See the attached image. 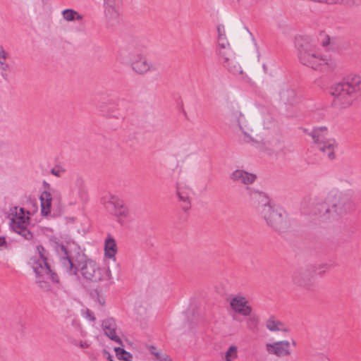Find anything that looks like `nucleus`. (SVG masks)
I'll list each match as a JSON object with an SVG mask.
<instances>
[{
	"label": "nucleus",
	"instance_id": "obj_1",
	"mask_svg": "<svg viewBox=\"0 0 361 361\" xmlns=\"http://www.w3.org/2000/svg\"><path fill=\"white\" fill-rule=\"evenodd\" d=\"M55 250L62 266L70 274H76L79 269L82 277L92 282L109 280L111 278V271L109 267L102 268L94 260L86 259L79 253L75 259L72 252L63 245L56 244Z\"/></svg>",
	"mask_w": 361,
	"mask_h": 361
},
{
	"label": "nucleus",
	"instance_id": "obj_2",
	"mask_svg": "<svg viewBox=\"0 0 361 361\" xmlns=\"http://www.w3.org/2000/svg\"><path fill=\"white\" fill-rule=\"evenodd\" d=\"M355 204L350 191L343 192L338 189L331 190L321 206L319 215L323 221H335L353 212Z\"/></svg>",
	"mask_w": 361,
	"mask_h": 361
},
{
	"label": "nucleus",
	"instance_id": "obj_3",
	"mask_svg": "<svg viewBox=\"0 0 361 361\" xmlns=\"http://www.w3.org/2000/svg\"><path fill=\"white\" fill-rule=\"evenodd\" d=\"M298 57L303 66L319 71H332L337 67L336 60L323 54L312 42L304 41L298 47Z\"/></svg>",
	"mask_w": 361,
	"mask_h": 361
},
{
	"label": "nucleus",
	"instance_id": "obj_4",
	"mask_svg": "<svg viewBox=\"0 0 361 361\" xmlns=\"http://www.w3.org/2000/svg\"><path fill=\"white\" fill-rule=\"evenodd\" d=\"M335 106L345 109L353 105L361 95V78L355 75L333 84L329 89Z\"/></svg>",
	"mask_w": 361,
	"mask_h": 361
},
{
	"label": "nucleus",
	"instance_id": "obj_5",
	"mask_svg": "<svg viewBox=\"0 0 361 361\" xmlns=\"http://www.w3.org/2000/svg\"><path fill=\"white\" fill-rule=\"evenodd\" d=\"M221 112L225 120L231 126L238 127L241 131L245 142H254V139L251 136L252 129L249 126L237 102L234 101H226L222 106Z\"/></svg>",
	"mask_w": 361,
	"mask_h": 361
},
{
	"label": "nucleus",
	"instance_id": "obj_6",
	"mask_svg": "<svg viewBox=\"0 0 361 361\" xmlns=\"http://www.w3.org/2000/svg\"><path fill=\"white\" fill-rule=\"evenodd\" d=\"M10 227L11 229L22 235L26 240L32 238V233L27 229L30 221V212L23 208L13 207L9 212Z\"/></svg>",
	"mask_w": 361,
	"mask_h": 361
},
{
	"label": "nucleus",
	"instance_id": "obj_7",
	"mask_svg": "<svg viewBox=\"0 0 361 361\" xmlns=\"http://www.w3.org/2000/svg\"><path fill=\"white\" fill-rule=\"evenodd\" d=\"M119 60L123 63L130 64L133 71L139 75L154 71L152 64L145 56L138 52L122 51L119 55Z\"/></svg>",
	"mask_w": 361,
	"mask_h": 361
},
{
	"label": "nucleus",
	"instance_id": "obj_8",
	"mask_svg": "<svg viewBox=\"0 0 361 361\" xmlns=\"http://www.w3.org/2000/svg\"><path fill=\"white\" fill-rule=\"evenodd\" d=\"M29 264L35 274L36 281L40 287L47 288V280H51L54 283L59 282L58 276L51 270L47 260L33 256L30 258Z\"/></svg>",
	"mask_w": 361,
	"mask_h": 361
},
{
	"label": "nucleus",
	"instance_id": "obj_9",
	"mask_svg": "<svg viewBox=\"0 0 361 361\" xmlns=\"http://www.w3.org/2000/svg\"><path fill=\"white\" fill-rule=\"evenodd\" d=\"M66 200L69 205L83 204L88 200V190L85 179L77 176L66 194Z\"/></svg>",
	"mask_w": 361,
	"mask_h": 361
},
{
	"label": "nucleus",
	"instance_id": "obj_10",
	"mask_svg": "<svg viewBox=\"0 0 361 361\" xmlns=\"http://www.w3.org/2000/svg\"><path fill=\"white\" fill-rule=\"evenodd\" d=\"M101 203L104 209L110 214L117 217H126L128 209L124 205L123 201L118 196L106 193L101 198Z\"/></svg>",
	"mask_w": 361,
	"mask_h": 361
},
{
	"label": "nucleus",
	"instance_id": "obj_11",
	"mask_svg": "<svg viewBox=\"0 0 361 361\" xmlns=\"http://www.w3.org/2000/svg\"><path fill=\"white\" fill-rule=\"evenodd\" d=\"M62 195L60 190L56 188H50L42 192L39 196L41 203V212L43 216L50 214L51 207H60Z\"/></svg>",
	"mask_w": 361,
	"mask_h": 361
},
{
	"label": "nucleus",
	"instance_id": "obj_12",
	"mask_svg": "<svg viewBox=\"0 0 361 361\" xmlns=\"http://www.w3.org/2000/svg\"><path fill=\"white\" fill-rule=\"evenodd\" d=\"M261 216L267 224L276 230H282L286 225V215L279 209H274L271 205L262 210Z\"/></svg>",
	"mask_w": 361,
	"mask_h": 361
},
{
	"label": "nucleus",
	"instance_id": "obj_13",
	"mask_svg": "<svg viewBox=\"0 0 361 361\" xmlns=\"http://www.w3.org/2000/svg\"><path fill=\"white\" fill-rule=\"evenodd\" d=\"M176 195L183 209L185 211L190 209L195 195L191 186L186 182H178L176 185Z\"/></svg>",
	"mask_w": 361,
	"mask_h": 361
},
{
	"label": "nucleus",
	"instance_id": "obj_14",
	"mask_svg": "<svg viewBox=\"0 0 361 361\" xmlns=\"http://www.w3.org/2000/svg\"><path fill=\"white\" fill-rule=\"evenodd\" d=\"M247 190L250 205L255 208L259 214L262 210L270 205L269 199L265 193L249 188H247Z\"/></svg>",
	"mask_w": 361,
	"mask_h": 361
},
{
	"label": "nucleus",
	"instance_id": "obj_15",
	"mask_svg": "<svg viewBox=\"0 0 361 361\" xmlns=\"http://www.w3.org/2000/svg\"><path fill=\"white\" fill-rule=\"evenodd\" d=\"M265 347L269 354L276 355L279 357L288 356L292 353L290 343L286 340L267 343Z\"/></svg>",
	"mask_w": 361,
	"mask_h": 361
},
{
	"label": "nucleus",
	"instance_id": "obj_16",
	"mask_svg": "<svg viewBox=\"0 0 361 361\" xmlns=\"http://www.w3.org/2000/svg\"><path fill=\"white\" fill-rule=\"evenodd\" d=\"M314 271L312 268L300 269L297 271L293 276V282L295 285L309 288L313 283Z\"/></svg>",
	"mask_w": 361,
	"mask_h": 361
},
{
	"label": "nucleus",
	"instance_id": "obj_17",
	"mask_svg": "<svg viewBox=\"0 0 361 361\" xmlns=\"http://www.w3.org/2000/svg\"><path fill=\"white\" fill-rule=\"evenodd\" d=\"M104 15L108 23H114L121 16V6L118 0H102Z\"/></svg>",
	"mask_w": 361,
	"mask_h": 361
},
{
	"label": "nucleus",
	"instance_id": "obj_18",
	"mask_svg": "<svg viewBox=\"0 0 361 361\" xmlns=\"http://www.w3.org/2000/svg\"><path fill=\"white\" fill-rule=\"evenodd\" d=\"M230 305L234 312L244 317L250 316L252 311L247 299L240 295L233 297L230 300Z\"/></svg>",
	"mask_w": 361,
	"mask_h": 361
},
{
	"label": "nucleus",
	"instance_id": "obj_19",
	"mask_svg": "<svg viewBox=\"0 0 361 361\" xmlns=\"http://www.w3.org/2000/svg\"><path fill=\"white\" fill-rule=\"evenodd\" d=\"M102 327L106 336L118 344L122 345V340L117 334V326L113 318L104 319L102 322Z\"/></svg>",
	"mask_w": 361,
	"mask_h": 361
},
{
	"label": "nucleus",
	"instance_id": "obj_20",
	"mask_svg": "<svg viewBox=\"0 0 361 361\" xmlns=\"http://www.w3.org/2000/svg\"><path fill=\"white\" fill-rule=\"evenodd\" d=\"M118 252V247L114 238L108 234L104 242V257L105 259L111 260L114 262H116V253Z\"/></svg>",
	"mask_w": 361,
	"mask_h": 361
},
{
	"label": "nucleus",
	"instance_id": "obj_21",
	"mask_svg": "<svg viewBox=\"0 0 361 361\" xmlns=\"http://www.w3.org/2000/svg\"><path fill=\"white\" fill-rule=\"evenodd\" d=\"M319 150L329 159L335 158V151L338 148V143L334 138H328L317 145Z\"/></svg>",
	"mask_w": 361,
	"mask_h": 361
},
{
	"label": "nucleus",
	"instance_id": "obj_22",
	"mask_svg": "<svg viewBox=\"0 0 361 361\" xmlns=\"http://www.w3.org/2000/svg\"><path fill=\"white\" fill-rule=\"evenodd\" d=\"M231 179L245 185L252 183L256 179V175L244 170L236 169L231 174Z\"/></svg>",
	"mask_w": 361,
	"mask_h": 361
},
{
	"label": "nucleus",
	"instance_id": "obj_23",
	"mask_svg": "<svg viewBox=\"0 0 361 361\" xmlns=\"http://www.w3.org/2000/svg\"><path fill=\"white\" fill-rule=\"evenodd\" d=\"M305 132L312 137L313 142L318 145L319 142L326 140L329 130L326 126L314 127L312 130L305 129Z\"/></svg>",
	"mask_w": 361,
	"mask_h": 361
},
{
	"label": "nucleus",
	"instance_id": "obj_24",
	"mask_svg": "<svg viewBox=\"0 0 361 361\" xmlns=\"http://www.w3.org/2000/svg\"><path fill=\"white\" fill-rule=\"evenodd\" d=\"M216 54L219 58L221 63L223 65L226 62H228L235 56V54L231 48L230 44L226 48H221L217 46Z\"/></svg>",
	"mask_w": 361,
	"mask_h": 361
},
{
	"label": "nucleus",
	"instance_id": "obj_25",
	"mask_svg": "<svg viewBox=\"0 0 361 361\" xmlns=\"http://www.w3.org/2000/svg\"><path fill=\"white\" fill-rule=\"evenodd\" d=\"M265 325L267 329L271 332L287 331L285 325L274 317H269L266 321Z\"/></svg>",
	"mask_w": 361,
	"mask_h": 361
},
{
	"label": "nucleus",
	"instance_id": "obj_26",
	"mask_svg": "<svg viewBox=\"0 0 361 361\" xmlns=\"http://www.w3.org/2000/svg\"><path fill=\"white\" fill-rule=\"evenodd\" d=\"M222 66L233 75H238L243 73L242 67L236 61L235 56H234L228 62L225 63Z\"/></svg>",
	"mask_w": 361,
	"mask_h": 361
},
{
	"label": "nucleus",
	"instance_id": "obj_27",
	"mask_svg": "<svg viewBox=\"0 0 361 361\" xmlns=\"http://www.w3.org/2000/svg\"><path fill=\"white\" fill-rule=\"evenodd\" d=\"M279 96L284 103L292 104L295 101L296 93L293 89L284 88L280 91Z\"/></svg>",
	"mask_w": 361,
	"mask_h": 361
},
{
	"label": "nucleus",
	"instance_id": "obj_28",
	"mask_svg": "<svg viewBox=\"0 0 361 361\" xmlns=\"http://www.w3.org/2000/svg\"><path fill=\"white\" fill-rule=\"evenodd\" d=\"M77 336L74 335L73 337L70 338V343L75 347L78 348L81 350H86L89 348L92 342L90 340L85 338V337H80V338H77Z\"/></svg>",
	"mask_w": 361,
	"mask_h": 361
},
{
	"label": "nucleus",
	"instance_id": "obj_29",
	"mask_svg": "<svg viewBox=\"0 0 361 361\" xmlns=\"http://www.w3.org/2000/svg\"><path fill=\"white\" fill-rule=\"evenodd\" d=\"M63 18L68 22L74 21V20H81L83 18V16L80 14L78 11L67 8L61 12Z\"/></svg>",
	"mask_w": 361,
	"mask_h": 361
},
{
	"label": "nucleus",
	"instance_id": "obj_30",
	"mask_svg": "<svg viewBox=\"0 0 361 361\" xmlns=\"http://www.w3.org/2000/svg\"><path fill=\"white\" fill-rule=\"evenodd\" d=\"M216 30L218 32V47L226 48L229 45V42L226 36L225 27L223 25H218Z\"/></svg>",
	"mask_w": 361,
	"mask_h": 361
},
{
	"label": "nucleus",
	"instance_id": "obj_31",
	"mask_svg": "<svg viewBox=\"0 0 361 361\" xmlns=\"http://www.w3.org/2000/svg\"><path fill=\"white\" fill-rule=\"evenodd\" d=\"M150 354L154 357L155 361H171V358L161 350L157 349L153 345L149 348Z\"/></svg>",
	"mask_w": 361,
	"mask_h": 361
},
{
	"label": "nucleus",
	"instance_id": "obj_32",
	"mask_svg": "<svg viewBox=\"0 0 361 361\" xmlns=\"http://www.w3.org/2000/svg\"><path fill=\"white\" fill-rule=\"evenodd\" d=\"M71 325L74 330V335L75 336H79V337H82V338L86 337L87 332L82 328V326L80 324V322L78 319L73 318L71 320Z\"/></svg>",
	"mask_w": 361,
	"mask_h": 361
},
{
	"label": "nucleus",
	"instance_id": "obj_33",
	"mask_svg": "<svg viewBox=\"0 0 361 361\" xmlns=\"http://www.w3.org/2000/svg\"><path fill=\"white\" fill-rule=\"evenodd\" d=\"M238 349L236 345H230L225 353V361H234L238 358Z\"/></svg>",
	"mask_w": 361,
	"mask_h": 361
},
{
	"label": "nucleus",
	"instance_id": "obj_34",
	"mask_svg": "<svg viewBox=\"0 0 361 361\" xmlns=\"http://www.w3.org/2000/svg\"><path fill=\"white\" fill-rule=\"evenodd\" d=\"M114 350L118 359L130 361L132 358V355L123 349V344L120 345V346H115Z\"/></svg>",
	"mask_w": 361,
	"mask_h": 361
},
{
	"label": "nucleus",
	"instance_id": "obj_35",
	"mask_svg": "<svg viewBox=\"0 0 361 361\" xmlns=\"http://www.w3.org/2000/svg\"><path fill=\"white\" fill-rule=\"evenodd\" d=\"M249 317L246 320V326L248 329L252 331H256L258 330V326L259 324V319L256 315H250Z\"/></svg>",
	"mask_w": 361,
	"mask_h": 361
},
{
	"label": "nucleus",
	"instance_id": "obj_36",
	"mask_svg": "<svg viewBox=\"0 0 361 361\" xmlns=\"http://www.w3.org/2000/svg\"><path fill=\"white\" fill-rule=\"evenodd\" d=\"M10 66L6 63V60L0 61V73L4 79H8Z\"/></svg>",
	"mask_w": 361,
	"mask_h": 361
},
{
	"label": "nucleus",
	"instance_id": "obj_37",
	"mask_svg": "<svg viewBox=\"0 0 361 361\" xmlns=\"http://www.w3.org/2000/svg\"><path fill=\"white\" fill-rule=\"evenodd\" d=\"M80 313L81 315L89 322H94L96 319L93 313L88 308L82 309Z\"/></svg>",
	"mask_w": 361,
	"mask_h": 361
},
{
	"label": "nucleus",
	"instance_id": "obj_38",
	"mask_svg": "<svg viewBox=\"0 0 361 361\" xmlns=\"http://www.w3.org/2000/svg\"><path fill=\"white\" fill-rule=\"evenodd\" d=\"M35 256L38 258L47 260V252L41 245L37 246V255Z\"/></svg>",
	"mask_w": 361,
	"mask_h": 361
},
{
	"label": "nucleus",
	"instance_id": "obj_39",
	"mask_svg": "<svg viewBox=\"0 0 361 361\" xmlns=\"http://www.w3.org/2000/svg\"><path fill=\"white\" fill-rule=\"evenodd\" d=\"M352 0H322L321 3H324L327 4H351Z\"/></svg>",
	"mask_w": 361,
	"mask_h": 361
},
{
	"label": "nucleus",
	"instance_id": "obj_40",
	"mask_svg": "<svg viewBox=\"0 0 361 361\" xmlns=\"http://www.w3.org/2000/svg\"><path fill=\"white\" fill-rule=\"evenodd\" d=\"M8 57V53L4 49L3 46L0 44V61L6 60Z\"/></svg>",
	"mask_w": 361,
	"mask_h": 361
},
{
	"label": "nucleus",
	"instance_id": "obj_41",
	"mask_svg": "<svg viewBox=\"0 0 361 361\" xmlns=\"http://www.w3.org/2000/svg\"><path fill=\"white\" fill-rule=\"evenodd\" d=\"M51 172L55 176L61 177L64 173V169L60 167H55L51 169Z\"/></svg>",
	"mask_w": 361,
	"mask_h": 361
},
{
	"label": "nucleus",
	"instance_id": "obj_42",
	"mask_svg": "<svg viewBox=\"0 0 361 361\" xmlns=\"http://www.w3.org/2000/svg\"><path fill=\"white\" fill-rule=\"evenodd\" d=\"M322 36L324 37V39L322 40L321 44L322 45V47H326L330 43V38L329 36L325 35H322Z\"/></svg>",
	"mask_w": 361,
	"mask_h": 361
},
{
	"label": "nucleus",
	"instance_id": "obj_43",
	"mask_svg": "<svg viewBox=\"0 0 361 361\" xmlns=\"http://www.w3.org/2000/svg\"><path fill=\"white\" fill-rule=\"evenodd\" d=\"M264 116V125L266 126L267 128H269V124H271V123L273 121V117H268L267 118V116L265 115L263 116Z\"/></svg>",
	"mask_w": 361,
	"mask_h": 361
},
{
	"label": "nucleus",
	"instance_id": "obj_44",
	"mask_svg": "<svg viewBox=\"0 0 361 361\" xmlns=\"http://www.w3.org/2000/svg\"><path fill=\"white\" fill-rule=\"evenodd\" d=\"M6 243L5 238L4 237H0V247L4 245Z\"/></svg>",
	"mask_w": 361,
	"mask_h": 361
},
{
	"label": "nucleus",
	"instance_id": "obj_45",
	"mask_svg": "<svg viewBox=\"0 0 361 361\" xmlns=\"http://www.w3.org/2000/svg\"><path fill=\"white\" fill-rule=\"evenodd\" d=\"M87 354L89 355L90 359L93 360L94 358V357H93L92 355H90L88 353H87Z\"/></svg>",
	"mask_w": 361,
	"mask_h": 361
},
{
	"label": "nucleus",
	"instance_id": "obj_46",
	"mask_svg": "<svg viewBox=\"0 0 361 361\" xmlns=\"http://www.w3.org/2000/svg\"><path fill=\"white\" fill-rule=\"evenodd\" d=\"M292 343H293V345L294 346L296 345V343H295V341H293Z\"/></svg>",
	"mask_w": 361,
	"mask_h": 361
},
{
	"label": "nucleus",
	"instance_id": "obj_47",
	"mask_svg": "<svg viewBox=\"0 0 361 361\" xmlns=\"http://www.w3.org/2000/svg\"><path fill=\"white\" fill-rule=\"evenodd\" d=\"M99 302H100L102 305H104V301L102 302V300H100V301H99Z\"/></svg>",
	"mask_w": 361,
	"mask_h": 361
},
{
	"label": "nucleus",
	"instance_id": "obj_48",
	"mask_svg": "<svg viewBox=\"0 0 361 361\" xmlns=\"http://www.w3.org/2000/svg\"><path fill=\"white\" fill-rule=\"evenodd\" d=\"M99 302H100L102 305H104V301L102 302V300H100V301H99Z\"/></svg>",
	"mask_w": 361,
	"mask_h": 361
},
{
	"label": "nucleus",
	"instance_id": "obj_49",
	"mask_svg": "<svg viewBox=\"0 0 361 361\" xmlns=\"http://www.w3.org/2000/svg\"><path fill=\"white\" fill-rule=\"evenodd\" d=\"M263 68H264V70L266 69V66H265V65H264V64L263 65Z\"/></svg>",
	"mask_w": 361,
	"mask_h": 361
},
{
	"label": "nucleus",
	"instance_id": "obj_50",
	"mask_svg": "<svg viewBox=\"0 0 361 361\" xmlns=\"http://www.w3.org/2000/svg\"><path fill=\"white\" fill-rule=\"evenodd\" d=\"M325 361H329V360L328 358H326Z\"/></svg>",
	"mask_w": 361,
	"mask_h": 361
},
{
	"label": "nucleus",
	"instance_id": "obj_51",
	"mask_svg": "<svg viewBox=\"0 0 361 361\" xmlns=\"http://www.w3.org/2000/svg\"><path fill=\"white\" fill-rule=\"evenodd\" d=\"M110 361H113V360H110Z\"/></svg>",
	"mask_w": 361,
	"mask_h": 361
}]
</instances>
